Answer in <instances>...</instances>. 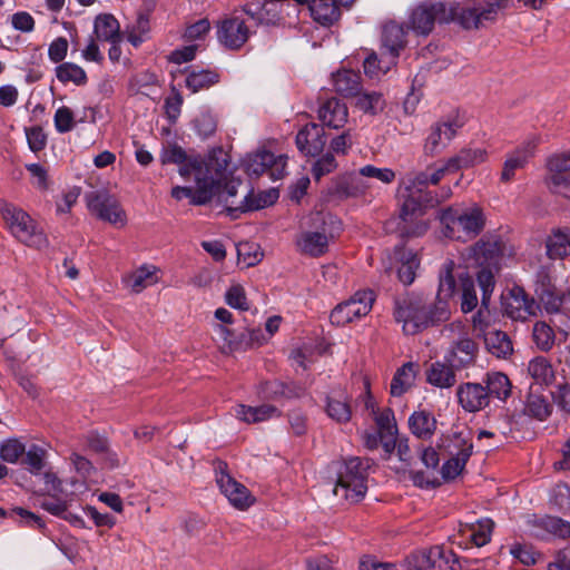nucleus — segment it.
I'll return each mask as SVG.
<instances>
[{"label":"nucleus","mask_w":570,"mask_h":570,"mask_svg":"<svg viewBox=\"0 0 570 570\" xmlns=\"http://www.w3.org/2000/svg\"><path fill=\"white\" fill-rule=\"evenodd\" d=\"M445 237L469 242L483 230L487 222L484 210L475 203L459 204L442 210L440 216Z\"/></svg>","instance_id":"obj_1"},{"label":"nucleus","mask_w":570,"mask_h":570,"mask_svg":"<svg viewBox=\"0 0 570 570\" xmlns=\"http://www.w3.org/2000/svg\"><path fill=\"white\" fill-rule=\"evenodd\" d=\"M448 315V307L431 306L420 297L405 296L395 301V320L403 324V332L407 335H414L430 325L442 322Z\"/></svg>","instance_id":"obj_2"},{"label":"nucleus","mask_w":570,"mask_h":570,"mask_svg":"<svg viewBox=\"0 0 570 570\" xmlns=\"http://www.w3.org/2000/svg\"><path fill=\"white\" fill-rule=\"evenodd\" d=\"M0 212L10 233L19 242L37 249L48 246L47 235L27 212L9 203L1 205Z\"/></svg>","instance_id":"obj_3"},{"label":"nucleus","mask_w":570,"mask_h":570,"mask_svg":"<svg viewBox=\"0 0 570 570\" xmlns=\"http://www.w3.org/2000/svg\"><path fill=\"white\" fill-rule=\"evenodd\" d=\"M464 7L454 2L423 1L411 12L409 26L417 35H429L435 22L458 21Z\"/></svg>","instance_id":"obj_4"},{"label":"nucleus","mask_w":570,"mask_h":570,"mask_svg":"<svg viewBox=\"0 0 570 570\" xmlns=\"http://www.w3.org/2000/svg\"><path fill=\"white\" fill-rule=\"evenodd\" d=\"M368 464L360 458L346 460L337 472L333 493L350 502L361 501L367 491Z\"/></svg>","instance_id":"obj_5"},{"label":"nucleus","mask_w":570,"mask_h":570,"mask_svg":"<svg viewBox=\"0 0 570 570\" xmlns=\"http://www.w3.org/2000/svg\"><path fill=\"white\" fill-rule=\"evenodd\" d=\"M178 173L184 178H194L195 187L176 186L171 189V197L176 200L188 198L189 203L195 206L205 205L213 200V194L216 187L213 185L214 180L208 176L206 166H199L198 163H190L181 168Z\"/></svg>","instance_id":"obj_6"},{"label":"nucleus","mask_w":570,"mask_h":570,"mask_svg":"<svg viewBox=\"0 0 570 570\" xmlns=\"http://www.w3.org/2000/svg\"><path fill=\"white\" fill-rule=\"evenodd\" d=\"M206 167L208 169V176L213 178L208 180H214L213 185L216 187L213 199L216 197L219 203H224L233 218L238 217L240 212L232 210V208H236L239 205L234 198L237 195L242 181L228 176V160L225 157L219 159L216 156V151H214L209 155V164Z\"/></svg>","instance_id":"obj_7"},{"label":"nucleus","mask_w":570,"mask_h":570,"mask_svg":"<svg viewBox=\"0 0 570 570\" xmlns=\"http://www.w3.org/2000/svg\"><path fill=\"white\" fill-rule=\"evenodd\" d=\"M309 220L312 225L302 229L295 244L299 253L311 257H320L328 250L331 234L321 213L311 216Z\"/></svg>","instance_id":"obj_8"},{"label":"nucleus","mask_w":570,"mask_h":570,"mask_svg":"<svg viewBox=\"0 0 570 570\" xmlns=\"http://www.w3.org/2000/svg\"><path fill=\"white\" fill-rule=\"evenodd\" d=\"M443 334L458 340L451 346L446 360L456 368L465 367L474 363L478 354V344L465 332V325L461 321H455L443 328Z\"/></svg>","instance_id":"obj_9"},{"label":"nucleus","mask_w":570,"mask_h":570,"mask_svg":"<svg viewBox=\"0 0 570 570\" xmlns=\"http://www.w3.org/2000/svg\"><path fill=\"white\" fill-rule=\"evenodd\" d=\"M87 207L99 219L124 227L127 215L116 197L106 190H95L86 195Z\"/></svg>","instance_id":"obj_10"},{"label":"nucleus","mask_w":570,"mask_h":570,"mask_svg":"<svg viewBox=\"0 0 570 570\" xmlns=\"http://www.w3.org/2000/svg\"><path fill=\"white\" fill-rule=\"evenodd\" d=\"M374 301L375 297L372 291H358L350 299L338 304L332 311L330 320L334 325L344 326L367 315Z\"/></svg>","instance_id":"obj_11"},{"label":"nucleus","mask_w":570,"mask_h":570,"mask_svg":"<svg viewBox=\"0 0 570 570\" xmlns=\"http://www.w3.org/2000/svg\"><path fill=\"white\" fill-rule=\"evenodd\" d=\"M539 304L520 286H514L502 295V312L512 321L527 322L535 317Z\"/></svg>","instance_id":"obj_12"},{"label":"nucleus","mask_w":570,"mask_h":570,"mask_svg":"<svg viewBox=\"0 0 570 570\" xmlns=\"http://www.w3.org/2000/svg\"><path fill=\"white\" fill-rule=\"evenodd\" d=\"M286 155H274L267 150H261L249 155L246 159V171L249 175L261 176L268 174L272 180L282 179L286 174Z\"/></svg>","instance_id":"obj_13"},{"label":"nucleus","mask_w":570,"mask_h":570,"mask_svg":"<svg viewBox=\"0 0 570 570\" xmlns=\"http://www.w3.org/2000/svg\"><path fill=\"white\" fill-rule=\"evenodd\" d=\"M539 139L532 136L505 155L500 175L501 183L509 184L515 179L517 170L523 169L533 157Z\"/></svg>","instance_id":"obj_14"},{"label":"nucleus","mask_w":570,"mask_h":570,"mask_svg":"<svg viewBox=\"0 0 570 570\" xmlns=\"http://www.w3.org/2000/svg\"><path fill=\"white\" fill-rule=\"evenodd\" d=\"M462 122L458 118H446L431 126L430 132L425 139L424 151L428 155L441 153L450 141L455 137Z\"/></svg>","instance_id":"obj_15"},{"label":"nucleus","mask_w":570,"mask_h":570,"mask_svg":"<svg viewBox=\"0 0 570 570\" xmlns=\"http://www.w3.org/2000/svg\"><path fill=\"white\" fill-rule=\"evenodd\" d=\"M219 42L232 50L239 49L249 38L248 27L238 17L224 19L217 30Z\"/></svg>","instance_id":"obj_16"},{"label":"nucleus","mask_w":570,"mask_h":570,"mask_svg":"<svg viewBox=\"0 0 570 570\" xmlns=\"http://www.w3.org/2000/svg\"><path fill=\"white\" fill-rule=\"evenodd\" d=\"M296 147L305 156H318L325 145L324 127L317 124H307L296 135Z\"/></svg>","instance_id":"obj_17"},{"label":"nucleus","mask_w":570,"mask_h":570,"mask_svg":"<svg viewBox=\"0 0 570 570\" xmlns=\"http://www.w3.org/2000/svg\"><path fill=\"white\" fill-rule=\"evenodd\" d=\"M217 484L222 493L236 509L245 510L253 504L254 498L247 488L224 471L217 475Z\"/></svg>","instance_id":"obj_18"},{"label":"nucleus","mask_w":570,"mask_h":570,"mask_svg":"<svg viewBox=\"0 0 570 570\" xmlns=\"http://www.w3.org/2000/svg\"><path fill=\"white\" fill-rule=\"evenodd\" d=\"M404 46L405 30L403 26L393 21L384 24L382 31V51L389 56V60L384 66L381 67L384 69H390L391 66L395 63V60Z\"/></svg>","instance_id":"obj_19"},{"label":"nucleus","mask_w":570,"mask_h":570,"mask_svg":"<svg viewBox=\"0 0 570 570\" xmlns=\"http://www.w3.org/2000/svg\"><path fill=\"white\" fill-rule=\"evenodd\" d=\"M459 404L466 412H478L490 403L489 393L480 383H463L456 390Z\"/></svg>","instance_id":"obj_20"},{"label":"nucleus","mask_w":570,"mask_h":570,"mask_svg":"<svg viewBox=\"0 0 570 570\" xmlns=\"http://www.w3.org/2000/svg\"><path fill=\"white\" fill-rule=\"evenodd\" d=\"M318 119L323 127L341 129L348 120V108L337 98L327 99L318 108Z\"/></svg>","instance_id":"obj_21"},{"label":"nucleus","mask_w":570,"mask_h":570,"mask_svg":"<svg viewBox=\"0 0 570 570\" xmlns=\"http://www.w3.org/2000/svg\"><path fill=\"white\" fill-rule=\"evenodd\" d=\"M549 176L547 184L550 190L560 186L570 176V151L552 155L547 163Z\"/></svg>","instance_id":"obj_22"},{"label":"nucleus","mask_w":570,"mask_h":570,"mask_svg":"<svg viewBox=\"0 0 570 570\" xmlns=\"http://www.w3.org/2000/svg\"><path fill=\"white\" fill-rule=\"evenodd\" d=\"M395 258L399 264L397 278L404 285H411L416 276V269L420 266V259L412 249L404 247L395 250Z\"/></svg>","instance_id":"obj_23"},{"label":"nucleus","mask_w":570,"mask_h":570,"mask_svg":"<svg viewBox=\"0 0 570 570\" xmlns=\"http://www.w3.org/2000/svg\"><path fill=\"white\" fill-rule=\"evenodd\" d=\"M454 368L452 363L434 362L425 371L426 381L435 387L450 389L456 383Z\"/></svg>","instance_id":"obj_24"},{"label":"nucleus","mask_w":570,"mask_h":570,"mask_svg":"<svg viewBox=\"0 0 570 570\" xmlns=\"http://www.w3.org/2000/svg\"><path fill=\"white\" fill-rule=\"evenodd\" d=\"M546 254L552 261L564 259L570 256V230L553 229L546 238Z\"/></svg>","instance_id":"obj_25"},{"label":"nucleus","mask_w":570,"mask_h":570,"mask_svg":"<svg viewBox=\"0 0 570 570\" xmlns=\"http://www.w3.org/2000/svg\"><path fill=\"white\" fill-rule=\"evenodd\" d=\"M236 417L245 423L264 422L281 415L279 410L271 404H263L259 406H247L239 404L235 410Z\"/></svg>","instance_id":"obj_26"},{"label":"nucleus","mask_w":570,"mask_h":570,"mask_svg":"<svg viewBox=\"0 0 570 570\" xmlns=\"http://www.w3.org/2000/svg\"><path fill=\"white\" fill-rule=\"evenodd\" d=\"M307 3L311 17L322 26H331L340 19V8L333 0H312Z\"/></svg>","instance_id":"obj_27"},{"label":"nucleus","mask_w":570,"mask_h":570,"mask_svg":"<svg viewBox=\"0 0 570 570\" xmlns=\"http://www.w3.org/2000/svg\"><path fill=\"white\" fill-rule=\"evenodd\" d=\"M325 411L337 423H346L352 416L350 401L344 392H332L326 399Z\"/></svg>","instance_id":"obj_28"},{"label":"nucleus","mask_w":570,"mask_h":570,"mask_svg":"<svg viewBox=\"0 0 570 570\" xmlns=\"http://www.w3.org/2000/svg\"><path fill=\"white\" fill-rule=\"evenodd\" d=\"M277 199L278 191L274 188L261 191L258 194H255L253 190H249L239 202V205L236 208H232V210L242 213L258 210L269 205H273Z\"/></svg>","instance_id":"obj_29"},{"label":"nucleus","mask_w":570,"mask_h":570,"mask_svg":"<svg viewBox=\"0 0 570 570\" xmlns=\"http://www.w3.org/2000/svg\"><path fill=\"white\" fill-rule=\"evenodd\" d=\"M417 374V365L413 362H407L403 364L395 372L392 382H391V394L393 396H402L415 383V377Z\"/></svg>","instance_id":"obj_30"},{"label":"nucleus","mask_w":570,"mask_h":570,"mask_svg":"<svg viewBox=\"0 0 570 570\" xmlns=\"http://www.w3.org/2000/svg\"><path fill=\"white\" fill-rule=\"evenodd\" d=\"M489 153L482 147H466L461 149L455 156L450 158V166L458 171L463 168H470L488 160Z\"/></svg>","instance_id":"obj_31"},{"label":"nucleus","mask_w":570,"mask_h":570,"mask_svg":"<svg viewBox=\"0 0 570 570\" xmlns=\"http://www.w3.org/2000/svg\"><path fill=\"white\" fill-rule=\"evenodd\" d=\"M157 268L153 265H142L124 277V282L132 292L140 293L142 289L156 284L158 277Z\"/></svg>","instance_id":"obj_32"},{"label":"nucleus","mask_w":570,"mask_h":570,"mask_svg":"<svg viewBox=\"0 0 570 570\" xmlns=\"http://www.w3.org/2000/svg\"><path fill=\"white\" fill-rule=\"evenodd\" d=\"M333 86L344 97H355L361 91V76L352 70H340L333 75Z\"/></svg>","instance_id":"obj_33"},{"label":"nucleus","mask_w":570,"mask_h":570,"mask_svg":"<svg viewBox=\"0 0 570 570\" xmlns=\"http://www.w3.org/2000/svg\"><path fill=\"white\" fill-rule=\"evenodd\" d=\"M535 528L534 534L542 539L547 534L562 539L570 538V522L558 517H544L537 522Z\"/></svg>","instance_id":"obj_34"},{"label":"nucleus","mask_w":570,"mask_h":570,"mask_svg":"<svg viewBox=\"0 0 570 570\" xmlns=\"http://www.w3.org/2000/svg\"><path fill=\"white\" fill-rule=\"evenodd\" d=\"M411 432L419 439H430L436 429L435 417L428 411H416L409 419Z\"/></svg>","instance_id":"obj_35"},{"label":"nucleus","mask_w":570,"mask_h":570,"mask_svg":"<svg viewBox=\"0 0 570 570\" xmlns=\"http://www.w3.org/2000/svg\"><path fill=\"white\" fill-rule=\"evenodd\" d=\"M362 178H373L383 184H391L395 179V173L391 168H379L373 165H366L358 169L353 176V181L357 184L356 190L363 191L367 186L363 184Z\"/></svg>","instance_id":"obj_36"},{"label":"nucleus","mask_w":570,"mask_h":570,"mask_svg":"<svg viewBox=\"0 0 570 570\" xmlns=\"http://www.w3.org/2000/svg\"><path fill=\"white\" fill-rule=\"evenodd\" d=\"M487 350L497 357L505 358L512 351V342L507 333L499 330H491L482 337Z\"/></svg>","instance_id":"obj_37"},{"label":"nucleus","mask_w":570,"mask_h":570,"mask_svg":"<svg viewBox=\"0 0 570 570\" xmlns=\"http://www.w3.org/2000/svg\"><path fill=\"white\" fill-rule=\"evenodd\" d=\"M528 372L539 385H550L554 381V371L551 363L544 356H537L529 362Z\"/></svg>","instance_id":"obj_38"},{"label":"nucleus","mask_w":570,"mask_h":570,"mask_svg":"<svg viewBox=\"0 0 570 570\" xmlns=\"http://www.w3.org/2000/svg\"><path fill=\"white\" fill-rule=\"evenodd\" d=\"M454 262L448 261L443 264L440 272V283L438 291V306H445L446 301L451 298L455 292V279L453 276Z\"/></svg>","instance_id":"obj_39"},{"label":"nucleus","mask_w":570,"mask_h":570,"mask_svg":"<svg viewBox=\"0 0 570 570\" xmlns=\"http://www.w3.org/2000/svg\"><path fill=\"white\" fill-rule=\"evenodd\" d=\"M487 393L501 401H505L511 394V382L509 377L501 372L488 373L484 380Z\"/></svg>","instance_id":"obj_40"},{"label":"nucleus","mask_w":570,"mask_h":570,"mask_svg":"<svg viewBox=\"0 0 570 570\" xmlns=\"http://www.w3.org/2000/svg\"><path fill=\"white\" fill-rule=\"evenodd\" d=\"M469 430L453 432L445 444V449L450 455L471 456L473 444Z\"/></svg>","instance_id":"obj_41"},{"label":"nucleus","mask_w":570,"mask_h":570,"mask_svg":"<svg viewBox=\"0 0 570 570\" xmlns=\"http://www.w3.org/2000/svg\"><path fill=\"white\" fill-rule=\"evenodd\" d=\"M94 32L98 40H120L119 22L112 14H100L95 20Z\"/></svg>","instance_id":"obj_42"},{"label":"nucleus","mask_w":570,"mask_h":570,"mask_svg":"<svg viewBox=\"0 0 570 570\" xmlns=\"http://www.w3.org/2000/svg\"><path fill=\"white\" fill-rule=\"evenodd\" d=\"M385 99L377 91H360L355 96V107L364 114L377 115L385 108Z\"/></svg>","instance_id":"obj_43"},{"label":"nucleus","mask_w":570,"mask_h":570,"mask_svg":"<svg viewBox=\"0 0 570 570\" xmlns=\"http://www.w3.org/2000/svg\"><path fill=\"white\" fill-rule=\"evenodd\" d=\"M532 341L541 352H549L556 343V333L552 326L544 321H537L532 328Z\"/></svg>","instance_id":"obj_44"},{"label":"nucleus","mask_w":570,"mask_h":570,"mask_svg":"<svg viewBox=\"0 0 570 570\" xmlns=\"http://www.w3.org/2000/svg\"><path fill=\"white\" fill-rule=\"evenodd\" d=\"M161 161L164 164H177L179 168L189 165L190 163H198L199 166H207L209 164V156L207 158L188 157L181 147L173 145L164 150Z\"/></svg>","instance_id":"obj_45"},{"label":"nucleus","mask_w":570,"mask_h":570,"mask_svg":"<svg viewBox=\"0 0 570 570\" xmlns=\"http://www.w3.org/2000/svg\"><path fill=\"white\" fill-rule=\"evenodd\" d=\"M56 76L60 82H72L76 86H83L87 82L86 71L72 62H63L56 68Z\"/></svg>","instance_id":"obj_46"},{"label":"nucleus","mask_w":570,"mask_h":570,"mask_svg":"<svg viewBox=\"0 0 570 570\" xmlns=\"http://www.w3.org/2000/svg\"><path fill=\"white\" fill-rule=\"evenodd\" d=\"M216 82H218V73L210 70L191 71L186 77V86L194 94L208 89Z\"/></svg>","instance_id":"obj_47"},{"label":"nucleus","mask_w":570,"mask_h":570,"mask_svg":"<svg viewBox=\"0 0 570 570\" xmlns=\"http://www.w3.org/2000/svg\"><path fill=\"white\" fill-rule=\"evenodd\" d=\"M551 404L548 399L543 395H539L535 393H531L528 396L525 404V413L530 416H533L540 421L546 420L551 414Z\"/></svg>","instance_id":"obj_48"},{"label":"nucleus","mask_w":570,"mask_h":570,"mask_svg":"<svg viewBox=\"0 0 570 570\" xmlns=\"http://www.w3.org/2000/svg\"><path fill=\"white\" fill-rule=\"evenodd\" d=\"M41 508L50 514L68 520L76 525H83V520L69 513L67 510V503L60 499H45L41 502Z\"/></svg>","instance_id":"obj_49"},{"label":"nucleus","mask_w":570,"mask_h":570,"mask_svg":"<svg viewBox=\"0 0 570 570\" xmlns=\"http://www.w3.org/2000/svg\"><path fill=\"white\" fill-rule=\"evenodd\" d=\"M24 452L26 445L17 438L4 440L0 445V456L8 463H17Z\"/></svg>","instance_id":"obj_50"},{"label":"nucleus","mask_w":570,"mask_h":570,"mask_svg":"<svg viewBox=\"0 0 570 570\" xmlns=\"http://www.w3.org/2000/svg\"><path fill=\"white\" fill-rule=\"evenodd\" d=\"M14 515L19 517L20 522L24 525L36 529L45 528V522L41 520V518L29 510L23 508H14L10 511H6L4 509L0 508V520L8 517L13 518Z\"/></svg>","instance_id":"obj_51"},{"label":"nucleus","mask_w":570,"mask_h":570,"mask_svg":"<svg viewBox=\"0 0 570 570\" xmlns=\"http://www.w3.org/2000/svg\"><path fill=\"white\" fill-rule=\"evenodd\" d=\"M149 19L145 13H139L135 24L127 31V39L134 46H140L149 32Z\"/></svg>","instance_id":"obj_52"},{"label":"nucleus","mask_w":570,"mask_h":570,"mask_svg":"<svg viewBox=\"0 0 570 570\" xmlns=\"http://www.w3.org/2000/svg\"><path fill=\"white\" fill-rule=\"evenodd\" d=\"M373 420L377 426V433L381 434H397V426L394 412L390 407L382 409L381 412L374 413Z\"/></svg>","instance_id":"obj_53"},{"label":"nucleus","mask_w":570,"mask_h":570,"mask_svg":"<svg viewBox=\"0 0 570 570\" xmlns=\"http://www.w3.org/2000/svg\"><path fill=\"white\" fill-rule=\"evenodd\" d=\"M540 299L547 313H558L567 305H570V291L562 295L547 291L541 295Z\"/></svg>","instance_id":"obj_54"},{"label":"nucleus","mask_w":570,"mask_h":570,"mask_svg":"<svg viewBox=\"0 0 570 570\" xmlns=\"http://www.w3.org/2000/svg\"><path fill=\"white\" fill-rule=\"evenodd\" d=\"M24 454V462L28 465L29 471L32 474H39L45 466L47 451L37 444H32L28 450H26Z\"/></svg>","instance_id":"obj_55"},{"label":"nucleus","mask_w":570,"mask_h":570,"mask_svg":"<svg viewBox=\"0 0 570 570\" xmlns=\"http://www.w3.org/2000/svg\"><path fill=\"white\" fill-rule=\"evenodd\" d=\"M225 302L232 308L239 311H248L249 304L246 297L245 289L239 284L232 285L225 293Z\"/></svg>","instance_id":"obj_56"},{"label":"nucleus","mask_w":570,"mask_h":570,"mask_svg":"<svg viewBox=\"0 0 570 570\" xmlns=\"http://www.w3.org/2000/svg\"><path fill=\"white\" fill-rule=\"evenodd\" d=\"M472 328L475 337L482 338L492 328H490L491 324V315L490 311L487 308V305H483L473 316H472Z\"/></svg>","instance_id":"obj_57"},{"label":"nucleus","mask_w":570,"mask_h":570,"mask_svg":"<svg viewBox=\"0 0 570 570\" xmlns=\"http://www.w3.org/2000/svg\"><path fill=\"white\" fill-rule=\"evenodd\" d=\"M194 128L205 139L215 134L217 120L213 114L204 111L194 120Z\"/></svg>","instance_id":"obj_58"},{"label":"nucleus","mask_w":570,"mask_h":570,"mask_svg":"<svg viewBox=\"0 0 570 570\" xmlns=\"http://www.w3.org/2000/svg\"><path fill=\"white\" fill-rule=\"evenodd\" d=\"M478 305V297L473 281L469 277L462 278L461 309L463 313L472 312Z\"/></svg>","instance_id":"obj_59"},{"label":"nucleus","mask_w":570,"mask_h":570,"mask_svg":"<svg viewBox=\"0 0 570 570\" xmlns=\"http://www.w3.org/2000/svg\"><path fill=\"white\" fill-rule=\"evenodd\" d=\"M442 549L439 547H434L430 549L428 552L422 554V560L420 563L421 570H442L443 566L446 563L443 559Z\"/></svg>","instance_id":"obj_60"},{"label":"nucleus","mask_w":570,"mask_h":570,"mask_svg":"<svg viewBox=\"0 0 570 570\" xmlns=\"http://www.w3.org/2000/svg\"><path fill=\"white\" fill-rule=\"evenodd\" d=\"M53 121L58 132H69L75 127V117L72 110L66 106L58 108L55 114Z\"/></svg>","instance_id":"obj_61"},{"label":"nucleus","mask_w":570,"mask_h":570,"mask_svg":"<svg viewBox=\"0 0 570 570\" xmlns=\"http://www.w3.org/2000/svg\"><path fill=\"white\" fill-rule=\"evenodd\" d=\"M421 197H416L414 190H409V195L402 204L401 218L407 222L421 215Z\"/></svg>","instance_id":"obj_62"},{"label":"nucleus","mask_w":570,"mask_h":570,"mask_svg":"<svg viewBox=\"0 0 570 570\" xmlns=\"http://www.w3.org/2000/svg\"><path fill=\"white\" fill-rule=\"evenodd\" d=\"M451 458L442 465V476L445 480L455 479L464 469L470 456H455L450 455Z\"/></svg>","instance_id":"obj_63"},{"label":"nucleus","mask_w":570,"mask_h":570,"mask_svg":"<svg viewBox=\"0 0 570 570\" xmlns=\"http://www.w3.org/2000/svg\"><path fill=\"white\" fill-rule=\"evenodd\" d=\"M551 501L560 511H564V512L569 511L570 510V487L566 483L557 484L553 488Z\"/></svg>","instance_id":"obj_64"}]
</instances>
